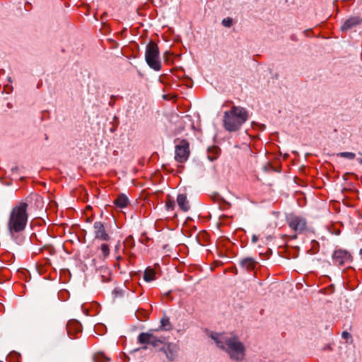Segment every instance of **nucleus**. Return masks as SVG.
Listing matches in <instances>:
<instances>
[{
    "label": "nucleus",
    "mask_w": 362,
    "mask_h": 362,
    "mask_svg": "<svg viewBox=\"0 0 362 362\" xmlns=\"http://www.w3.org/2000/svg\"><path fill=\"white\" fill-rule=\"evenodd\" d=\"M161 329L163 330H170L172 329V326L170 322V320L168 317H164L160 320Z\"/></svg>",
    "instance_id": "18"
},
{
    "label": "nucleus",
    "mask_w": 362,
    "mask_h": 362,
    "mask_svg": "<svg viewBox=\"0 0 362 362\" xmlns=\"http://www.w3.org/2000/svg\"><path fill=\"white\" fill-rule=\"evenodd\" d=\"M222 25L226 28L231 27V25H233V19L230 17L223 19Z\"/></svg>",
    "instance_id": "23"
},
{
    "label": "nucleus",
    "mask_w": 362,
    "mask_h": 362,
    "mask_svg": "<svg viewBox=\"0 0 362 362\" xmlns=\"http://www.w3.org/2000/svg\"><path fill=\"white\" fill-rule=\"evenodd\" d=\"M144 279L146 282H150L155 279V272L153 269L146 268L144 274Z\"/></svg>",
    "instance_id": "16"
},
{
    "label": "nucleus",
    "mask_w": 362,
    "mask_h": 362,
    "mask_svg": "<svg viewBox=\"0 0 362 362\" xmlns=\"http://www.w3.org/2000/svg\"><path fill=\"white\" fill-rule=\"evenodd\" d=\"M218 153V149L217 147H210L208 148V158L213 161L216 158V156Z\"/></svg>",
    "instance_id": "17"
},
{
    "label": "nucleus",
    "mask_w": 362,
    "mask_h": 362,
    "mask_svg": "<svg viewBox=\"0 0 362 362\" xmlns=\"http://www.w3.org/2000/svg\"><path fill=\"white\" fill-rule=\"evenodd\" d=\"M247 110L240 106H233L226 111L223 115V127L229 132L239 130L242 125L248 119Z\"/></svg>",
    "instance_id": "3"
},
{
    "label": "nucleus",
    "mask_w": 362,
    "mask_h": 362,
    "mask_svg": "<svg viewBox=\"0 0 362 362\" xmlns=\"http://www.w3.org/2000/svg\"><path fill=\"white\" fill-rule=\"evenodd\" d=\"M210 337L217 346L226 351L230 358L236 361L243 360L245 354V348L243 344L238 340V337H228L224 334L211 332Z\"/></svg>",
    "instance_id": "1"
},
{
    "label": "nucleus",
    "mask_w": 362,
    "mask_h": 362,
    "mask_svg": "<svg viewBox=\"0 0 362 362\" xmlns=\"http://www.w3.org/2000/svg\"><path fill=\"white\" fill-rule=\"evenodd\" d=\"M100 250L103 253V257L104 259L107 258L110 255V248H109L108 245H107L105 243H103L100 245Z\"/></svg>",
    "instance_id": "21"
},
{
    "label": "nucleus",
    "mask_w": 362,
    "mask_h": 362,
    "mask_svg": "<svg viewBox=\"0 0 362 362\" xmlns=\"http://www.w3.org/2000/svg\"><path fill=\"white\" fill-rule=\"evenodd\" d=\"M145 60L149 67L153 70L160 71L161 69L159 48L153 40H151L146 46Z\"/></svg>",
    "instance_id": "4"
},
{
    "label": "nucleus",
    "mask_w": 362,
    "mask_h": 362,
    "mask_svg": "<svg viewBox=\"0 0 362 362\" xmlns=\"http://www.w3.org/2000/svg\"><path fill=\"white\" fill-rule=\"evenodd\" d=\"M137 341L144 346L141 349H147L148 345L151 346L159 351V347L165 344V337L155 334L151 330L146 332H141L137 337Z\"/></svg>",
    "instance_id": "5"
},
{
    "label": "nucleus",
    "mask_w": 362,
    "mask_h": 362,
    "mask_svg": "<svg viewBox=\"0 0 362 362\" xmlns=\"http://www.w3.org/2000/svg\"><path fill=\"white\" fill-rule=\"evenodd\" d=\"M219 201H222L223 203H225V204H228V202H226L224 200V199H223V198H222V197H219V196H218V202H219Z\"/></svg>",
    "instance_id": "27"
},
{
    "label": "nucleus",
    "mask_w": 362,
    "mask_h": 362,
    "mask_svg": "<svg viewBox=\"0 0 362 362\" xmlns=\"http://www.w3.org/2000/svg\"><path fill=\"white\" fill-rule=\"evenodd\" d=\"M177 202L181 210L187 211L190 209V204L187 199L186 194H180L177 197Z\"/></svg>",
    "instance_id": "13"
},
{
    "label": "nucleus",
    "mask_w": 362,
    "mask_h": 362,
    "mask_svg": "<svg viewBox=\"0 0 362 362\" xmlns=\"http://www.w3.org/2000/svg\"><path fill=\"white\" fill-rule=\"evenodd\" d=\"M18 167L17 165H16V166H14V167H13V168H11V172H12V173H17V172H18Z\"/></svg>",
    "instance_id": "26"
},
{
    "label": "nucleus",
    "mask_w": 362,
    "mask_h": 362,
    "mask_svg": "<svg viewBox=\"0 0 362 362\" xmlns=\"http://www.w3.org/2000/svg\"><path fill=\"white\" fill-rule=\"evenodd\" d=\"M239 264L242 269L251 271L255 268L257 262L252 257H247L240 259Z\"/></svg>",
    "instance_id": "12"
},
{
    "label": "nucleus",
    "mask_w": 362,
    "mask_h": 362,
    "mask_svg": "<svg viewBox=\"0 0 362 362\" xmlns=\"http://www.w3.org/2000/svg\"><path fill=\"white\" fill-rule=\"evenodd\" d=\"M95 239L103 241H108L110 239L109 234L106 232L104 224L101 221H95L93 223Z\"/></svg>",
    "instance_id": "10"
},
{
    "label": "nucleus",
    "mask_w": 362,
    "mask_h": 362,
    "mask_svg": "<svg viewBox=\"0 0 362 362\" xmlns=\"http://www.w3.org/2000/svg\"><path fill=\"white\" fill-rule=\"evenodd\" d=\"M28 203L20 202L11 209L7 223L8 233L22 232L27 225L28 215Z\"/></svg>",
    "instance_id": "2"
},
{
    "label": "nucleus",
    "mask_w": 362,
    "mask_h": 362,
    "mask_svg": "<svg viewBox=\"0 0 362 362\" xmlns=\"http://www.w3.org/2000/svg\"><path fill=\"white\" fill-rule=\"evenodd\" d=\"M359 254H360L361 255H362V248H361V249H360V250H359Z\"/></svg>",
    "instance_id": "31"
},
{
    "label": "nucleus",
    "mask_w": 362,
    "mask_h": 362,
    "mask_svg": "<svg viewBox=\"0 0 362 362\" xmlns=\"http://www.w3.org/2000/svg\"><path fill=\"white\" fill-rule=\"evenodd\" d=\"M165 207L168 210H173L175 207V202L169 196L166 200Z\"/></svg>",
    "instance_id": "22"
},
{
    "label": "nucleus",
    "mask_w": 362,
    "mask_h": 362,
    "mask_svg": "<svg viewBox=\"0 0 362 362\" xmlns=\"http://www.w3.org/2000/svg\"><path fill=\"white\" fill-rule=\"evenodd\" d=\"M140 349H136L134 351H139Z\"/></svg>",
    "instance_id": "32"
},
{
    "label": "nucleus",
    "mask_w": 362,
    "mask_h": 362,
    "mask_svg": "<svg viewBox=\"0 0 362 362\" xmlns=\"http://www.w3.org/2000/svg\"><path fill=\"white\" fill-rule=\"evenodd\" d=\"M21 232L9 233L11 238L18 245H22L25 241V237L21 234Z\"/></svg>",
    "instance_id": "15"
},
{
    "label": "nucleus",
    "mask_w": 362,
    "mask_h": 362,
    "mask_svg": "<svg viewBox=\"0 0 362 362\" xmlns=\"http://www.w3.org/2000/svg\"><path fill=\"white\" fill-rule=\"evenodd\" d=\"M337 156L348 158L349 160H353L355 158L356 154L352 152H341L337 153Z\"/></svg>",
    "instance_id": "20"
},
{
    "label": "nucleus",
    "mask_w": 362,
    "mask_h": 362,
    "mask_svg": "<svg viewBox=\"0 0 362 362\" xmlns=\"http://www.w3.org/2000/svg\"><path fill=\"white\" fill-rule=\"evenodd\" d=\"M358 163L362 165V158L358 159Z\"/></svg>",
    "instance_id": "29"
},
{
    "label": "nucleus",
    "mask_w": 362,
    "mask_h": 362,
    "mask_svg": "<svg viewBox=\"0 0 362 362\" xmlns=\"http://www.w3.org/2000/svg\"><path fill=\"white\" fill-rule=\"evenodd\" d=\"M288 226L298 234H302L308 230L306 219L302 216L290 215L286 217Z\"/></svg>",
    "instance_id": "6"
},
{
    "label": "nucleus",
    "mask_w": 362,
    "mask_h": 362,
    "mask_svg": "<svg viewBox=\"0 0 362 362\" xmlns=\"http://www.w3.org/2000/svg\"><path fill=\"white\" fill-rule=\"evenodd\" d=\"M179 346L175 343H168L165 339V344L159 347V351L165 353L166 358L169 361H174L177 356Z\"/></svg>",
    "instance_id": "8"
},
{
    "label": "nucleus",
    "mask_w": 362,
    "mask_h": 362,
    "mask_svg": "<svg viewBox=\"0 0 362 362\" xmlns=\"http://www.w3.org/2000/svg\"><path fill=\"white\" fill-rule=\"evenodd\" d=\"M258 240V237L256 235H253L252 237V242L256 243Z\"/></svg>",
    "instance_id": "25"
},
{
    "label": "nucleus",
    "mask_w": 362,
    "mask_h": 362,
    "mask_svg": "<svg viewBox=\"0 0 362 362\" xmlns=\"http://www.w3.org/2000/svg\"><path fill=\"white\" fill-rule=\"evenodd\" d=\"M144 318H145V319L148 318V314L144 313Z\"/></svg>",
    "instance_id": "30"
},
{
    "label": "nucleus",
    "mask_w": 362,
    "mask_h": 362,
    "mask_svg": "<svg viewBox=\"0 0 362 362\" xmlns=\"http://www.w3.org/2000/svg\"><path fill=\"white\" fill-rule=\"evenodd\" d=\"M332 259L335 264L342 266L352 261L351 254L345 250H335L332 255Z\"/></svg>",
    "instance_id": "9"
},
{
    "label": "nucleus",
    "mask_w": 362,
    "mask_h": 362,
    "mask_svg": "<svg viewBox=\"0 0 362 362\" xmlns=\"http://www.w3.org/2000/svg\"><path fill=\"white\" fill-rule=\"evenodd\" d=\"M341 337L345 339H349L351 338V335L347 331H344L341 333Z\"/></svg>",
    "instance_id": "24"
},
{
    "label": "nucleus",
    "mask_w": 362,
    "mask_h": 362,
    "mask_svg": "<svg viewBox=\"0 0 362 362\" xmlns=\"http://www.w3.org/2000/svg\"><path fill=\"white\" fill-rule=\"evenodd\" d=\"M126 30H127L126 28H123V30L121 31V34H123Z\"/></svg>",
    "instance_id": "28"
},
{
    "label": "nucleus",
    "mask_w": 362,
    "mask_h": 362,
    "mask_svg": "<svg viewBox=\"0 0 362 362\" xmlns=\"http://www.w3.org/2000/svg\"><path fill=\"white\" fill-rule=\"evenodd\" d=\"M189 153V142L186 139H182L175 146V159L179 163H184L187 160Z\"/></svg>",
    "instance_id": "7"
},
{
    "label": "nucleus",
    "mask_w": 362,
    "mask_h": 362,
    "mask_svg": "<svg viewBox=\"0 0 362 362\" xmlns=\"http://www.w3.org/2000/svg\"><path fill=\"white\" fill-rule=\"evenodd\" d=\"M94 361L95 362H105L109 361L110 358H107L103 354L98 353L94 356Z\"/></svg>",
    "instance_id": "19"
},
{
    "label": "nucleus",
    "mask_w": 362,
    "mask_h": 362,
    "mask_svg": "<svg viewBox=\"0 0 362 362\" xmlns=\"http://www.w3.org/2000/svg\"><path fill=\"white\" fill-rule=\"evenodd\" d=\"M361 24L362 18L359 16H351L343 23L341 26V30L345 32Z\"/></svg>",
    "instance_id": "11"
},
{
    "label": "nucleus",
    "mask_w": 362,
    "mask_h": 362,
    "mask_svg": "<svg viewBox=\"0 0 362 362\" xmlns=\"http://www.w3.org/2000/svg\"><path fill=\"white\" fill-rule=\"evenodd\" d=\"M129 202L124 194H121L114 200V204L119 208H124L129 204Z\"/></svg>",
    "instance_id": "14"
}]
</instances>
